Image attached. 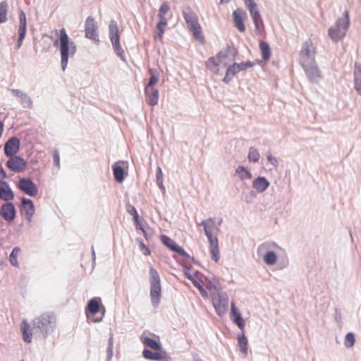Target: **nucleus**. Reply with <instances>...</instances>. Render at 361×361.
<instances>
[{
  "label": "nucleus",
  "instance_id": "obj_1",
  "mask_svg": "<svg viewBox=\"0 0 361 361\" xmlns=\"http://www.w3.org/2000/svg\"><path fill=\"white\" fill-rule=\"evenodd\" d=\"M55 32L58 35L59 38L54 43L59 47L61 68L64 71L68 65V57L74 56L77 47L75 42L69 39L64 27H62L59 32H58L57 30H55Z\"/></svg>",
  "mask_w": 361,
  "mask_h": 361
},
{
  "label": "nucleus",
  "instance_id": "obj_2",
  "mask_svg": "<svg viewBox=\"0 0 361 361\" xmlns=\"http://www.w3.org/2000/svg\"><path fill=\"white\" fill-rule=\"evenodd\" d=\"M349 25V14L348 11H345L343 16L338 18L336 23L329 28V37L334 42H339L345 36Z\"/></svg>",
  "mask_w": 361,
  "mask_h": 361
},
{
  "label": "nucleus",
  "instance_id": "obj_3",
  "mask_svg": "<svg viewBox=\"0 0 361 361\" xmlns=\"http://www.w3.org/2000/svg\"><path fill=\"white\" fill-rule=\"evenodd\" d=\"M34 329H37L46 338L54 330L56 326V318L53 313L45 312L35 317L32 321Z\"/></svg>",
  "mask_w": 361,
  "mask_h": 361
},
{
  "label": "nucleus",
  "instance_id": "obj_4",
  "mask_svg": "<svg viewBox=\"0 0 361 361\" xmlns=\"http://www.w3.org/2000/svg\"><path fill=\"white\" fill-rule=\"evenodd\" d=\"M182 12L185 23L190 30L192 32L194 37L200 41H203L204 36L195 12L188 6L183 8Z\"/></svg>",
  "mask_w": 361,
  "mask_h": 361
},
{
  "label": "nucleus",
  "instance_id": "obj_5",
  "mask_svg": "<svg viewBox=\"0 0 361 361\" xmlns=\"http://www.w3.org/2000/svg\"><path fill=\"white\" fill-rule=\"evenodd\" d=\"M150 297L154 307H157L161 296V279L157 271L151 267L149 269Z\"/></svg>",
  "mask_w": 361,
  "mask_h": 361
},
{
  "label": "nucleus",
  "instance_id": "obj_6",
  "mask_svg": "<svg viewBox=\"0 0 361 361\" xmlns=\"http://www.w3.org/2000/svg\"><path fill=\"white\" fill-rule=\"evenodd\" d=\"M235 52L231 51L230 47L220 51L215 57L210 58L207 63V66L211 70L219 66H226L228 63L234 59Z\"/></svg>",
  "mask_w": 361,
  "mask_h": 361
},
{
  "label": "nucleus",
  "instance_id": "obj_7",
  "mask_svg": "<svg viewBox=\"0 0 361 361\" xmlns=\"http://www.w3.org/2000/svg\"><path fill=\"white\" fill-rule=\"evenodd\" d=\"M109 38L112 47L117 56L123 61L125 60V54L123 48L120 44V37L118 34V27L116 20H111L109 23Z\"/></svg>",
  "mask_w": 361,
  "mask_h": 361
},
{
  "label": "nucleus",
  "instance_id": "obj_8",
  "mask_svg": "<svg viewBox=\"0 0 361 361\" xmlns=\"http://www.w3.org/2000/svg\"><path fill=\"white\" fill-rule=\"evenodd\" d=\"M279 246L274 242H264L258 247V251L264 252L263 260L269 266L273 265L277 260V255L274 251L279 249Z\"/></svg>",
  "mask_w": 361,
  "mask_h": 361
},
{
  "label": "nucleus",
  "instance_id": "obj_9",
  "mask_svg": "<svg viewBox=\"0 0 361 361\" xmlns=\"http://www.w3.org/2000/svg\"><path fill=\"white\" fill-rule=\"evenodd\" d=\"M212 304L219 316L224 315L228 311V296L224 292H218L212 296Z\"/></svg>",
  "mask_w": 361,
  "mask_h": 361
},
{
  "label": "nucleus",
  "instance_id": "obj_10",
  "mask_svg": "<svg viewBox=\"0 0 361 361\" xmlns=\"http://www.w3.org/2000/svg\"><path fill=\"white\" fill-rule=\"evenodd\" d=\"M314 49L315 48L310 39L303 43L300 53V63L301 65L315 62Z\"/></svg>",
  "mask_w": 361,
  "mask_h": 361
},
{
  "label": "nucleus",
  "instance_id": "obj_11",
  "mask_svg": "<svg viewBox=\"0 0 361 361\" xmlns=\"http://www.w3.org/2000/svg\"><path fill=\"white\" fill-rule=\"evenodd\" d=\"M309 81L317 84L322 78V74L315 62L301 65Z\"/></svg>",
  "mask_w": 361,
  "mask_h": 361
},
{
  "label": "nucleus",
  "instance_id": "obj_12",
  "mask_svg": "<svg viewBox=\"0 0 361 361\" xmlns=\"http://www.w3.org/2000/svg\"><path fill=\"white\" fill-rule=\"evenodd\" d=\"M244 2L249 10L255 30H259L260 25H263V20L256 2L255 0H244Z\"/></svg>",
  "mask_w": 361,
  "mask_h": 361
},
{
  "label": "nucleus",
  "instance_id": "obj_13",
  "mask_svg": "<svg viewBox=\"0 0 361 361\" xmlns=\"http://www.w3.org/2000/svg\"><path fill=\"white\" fill-rule=\"evenodd\" d=\"M6 178V173L2 167H0V198L5 201H10L14 199V194L8 183L3 180Z\"/></svg>",
  "mask_w": 361,
  "mask_h": 361
},
{
  "label": "nucleus",
  "instance_id": "obj_14",
  "mask_svg": "<svg viewBox=\"0 0 361 361\" xmlns=\"http://www.w3.org/2000/svg\"><path fill=\"white\" fill-rule=\"evenodd\" d=\"M18 188L25 194L35 197L37 195L38 189L35 183L29 178H21L19 180Z\"/></svg>",
  "mask_w": 361,
  "mask_h": 361
},
{
  "label": "nucleus",
  "instance_id": "obj_15",
  "mask_svg": "<svg viewBox=\"0 0 361 361\" xmlns=\"http://www.w3.org/2000/svg\"><path fill=\"white\" fill-rule=\"evenodd\" d=\"M97 30V27L94 18L87 17L85 21V37L94 41H99Z\"/></svg>",
  "mask_w": 361,
  "mask_h": 361
},
{
  "label": "nucleus",
  "instance_id": "obj_16",
  "mask_svg": "<svg viewBox=\"0 0 361 361\" xmlns=\"http://www.w3.org/2000/svg\"><path fill=\"white\" fill-rule=\"evenodd\" d=\"M27 31L26 15L23 10L19 11V27H18V39L17 42V48L19 49L22 46Z\"/></svg>",
  "mask_w": 361,
  "mask_h": 361
},
{
  "label": "nucleus",
  "instance_id": "obj_17",
  "mask_svg": "<svg viewBox=\"0 0 361 361\" xmlns=\"http://www.w3.org/2000/svg\"><path fill=\"white\" fill-rule=\"evenodd\" d=\"M233 17L236 28L240 32H245V26L244 22L247 18L246 12L243 8H237L233 12Z\"/></svg>",
  "mask_w": 361,
  "mask_h": 361
},
{
  "label": "nucleus",
  "instance_id": "obj_18",
  "mask_svg": "<svg viewBox=\"0 0 361 361\" xmlns=\"http://www.w3.org/2000/svg\"><path fill=\"white\" fill-rule=\"evenodd\" d=\"M7 167L14 172H20L26 166L25 161L18 156H11L6 162Z\"/></svg>",
  "mask_w": 361,
  "mask_h": 361
},
{
  "label": "nucleus",
  "instance_id": "obj_19",
  "mask_svg": "<svg viewBox=\"0 0 361 361\" xmlns=\"http://www.w3.org/2000/svg\"><path fill=\"white\" fill-rule=\"evenodd\" d=\"M20 149V140L17 137L10 138L4 145V154L11 157L18 153Z\"/></svg>",
  "mask_w": 361,
  "mask_h": 361
},
{
  "label": "nucleus",
  "instance_id": "obj_20",
  "mask_svg": "<svg viewBox=\"0 0 361 361\" xmlns=\"http://www.w3.org/2000/svg\"><path fill=\"white\" fill-rule=\"evenodd\" d=\"M161 240L162 243L168 247L171 250L178 253L184 257H190L189 255L169 237L163 235L161 236Z\"/></svg>",
  "mask_w": 361,
  "mask_h": 361
},
{
  "label": "nucleus",
  "instance_id": "obj_21",
  "mask_svg": "<svg viewBox=\"0 0 361 361\" xmlns=\"http://www.w3.org/2000/svg\"><path fill=\"white\" fill-rule=\"evenodd\" d=\"M10 91L15 97L20 99V103L23 108H32V100L27 93L18 89H11Z\"/></svg>",
  "mask_w": 361,
  "mask_h": 361
},
{
  "label": "nucleus",
  "instance_id": "obj_22",
  "mask_svg": "<svg viewBox=\"0 0 361 361\" xmlns=\"http://www.w3.org/2000/svg\"><path fill=\"white\" fill-rule=\"evenodd\" d=\"M0 214L6 221H11L16 217V209L12 202H7L1 207Z\"/></svg>",
  "mask_w": 361,
  "mask_h": 361
},
{
  "label": "nucleus",
  "instance_id": "obj_23",
  "mask_svg": "<svg viewBox=\"0 0 361 361\" xmlns=\"http://www.w3.org/2000/svg\"><path fill=\"white\" fill-rule=\"evenodd\" d=\"M145 100L151 106L157 104L159 101V91L154 87H145Z\"/></svg>",
  "mask_w": 361,
  "mask_h": 361
},
{
  "label": "nucleus",
  "instance_id": "obj_24",
  "mask_svg": "<svg viewBox=\"0 0 361 361\" xmlns=\"http://www.w3.org/2000/svg\"><path fill=\"white\" fill-rule=\"evenodd\" d=\"M231 319L238 326V328L243 331L245 326V322L243 319L240 311L235 307L234 302L231 303Z\"/></svg>",
  "mask_w": 361,
  "mask_h": 361
},
{
  "label": "nucleus",
  "instance_id": "obj_25",
  "mask_svg": "<svg viewBox=\"0 0 361 361\" xmlns=\"http://www.w3.org/2000/svg\"><path fill=\"white\" fill-rule=\"evenodd\" d=\"M143 357L147 360L154 361H169V357L165 352L153 353L148 349H145L142 351Z\"/></svg>",
  "mask_w": 361,
  "mask_h": 361
},
{
  "label": "nucleus",
  "instance_id": "obj_26",
  "mask_svg": "<svg viewBox=\"0 0 361 361\" xmlns=\"http://www.w3.org/2000/svg\"><path fill=\"white\" fill-rule=\"evenodd\" d=\"M269 181L264 176H258L252 180V186L257 192H264L269 186Z\"/></svg>",
  "mask_w": 361,
  "mask_h": 361
},
{
  "label": "nucleus",
  "instance_id": "obj_27",
  "mask_svg": "<svg viewBox=\"0 0 361 361\" xmlns=\"http://www.w3.org/2000/svg\"><path fill=\"white\" fill-rule=\"evenodd\" d=\"M214 225V219L209 218L206 220L202 221L200 226H202L204 227V231L206 236L207 237L208 241H211V240L218 239L216 236H214L212 235V227Z\"/></svg>",
  "mask_w": 361,
  "mask_h": 361
},
{
  "label": "nucleus",
  "instance_id": "obj_28",
  "mask_svg": "<svg viewBox=\"0 0 361 361\" xmlns=\"http://www.w3.org/2000/svg\"><path fill=\"white\" fill-rule=\"evenodd\" d=\"M22 204L27 221H31L35 213V206L33 202L30 199L23 197L22 199Z\"/></svg>",
  "mask_w": 361,
  "mask_h": 361
},
{
  "label": "nucleus",
  "instance_id": "obj_29",
  "mask_svg": "<svg viewBox=\"0 0 361 361\" xmlns=\"http://www.w3.org/2000/svg\"><path fill=\"white\" fill-rule=\"evenodd\" d=\"M354 89L361 97V66L357 63L354 68Z\"/></svg>",
  "mask_w": 361,
  "mask_h": 361
},
{
  "label": "nucleus",
  "instance_id": "obj_30",
  "mask_svg": "<svg viewBox=\"0 0 361 361\" xmlns=\"http://www.w3.org/2000/svg\"><path fill=\"white\" fill-rule=\"evenodd\" d=\"M209 243L211 257L215 262H218L220 259L218 239L211 240Z\"/></svg>",
  "mask_w": 361,
  "mask_h": 361
},
{
  "label": "nucleus",
  "instance_id": "obj_31",
  "mask_svg": "<svg viewBox=\"0 0 361 361\" xmlns=\"http://www.w3.org/2000/svg\"><path fill=\"white\" fill-rule=\"evenodd\" d=\"M237 338L240 350L243 354L244 357H246L248 353V346L247 339L245 337V334L243 332L238 334Z\"/></svg>",
  "mask_w": 361,
  "mask_h": 361
},
{
  "label": "nucleus",
  "instance_id": "obj_32",
  "mask_svg": "<svg viewBox=\"0 0 361 361\" xmlns=\"http://www.w3.org/2000/svg\"><path fill=\"white\" fill-rule=\"evenodd\" d=\"M235 175L241 180H250L252 178V173L243 166H238L235 169Z\"/></svg>",
  "mask_w": 361,
  "mask_h": 361
},
{
  "label": "nucleus",
  "instance_id": "obj_33",
  "mask_svg": "<svg viewBox=\"0 0 361 361\" xmlns=\"http://www.w3.org/2000/svg\"><path fill=\"white\" fill-rule=\"evenodd\" d=\"M21 330L23 333V339L27 343L32 341V332L31 328L27 322L24 320L22 324Z\"/></svg>",
  "mask_w": 361,
  "mask_h": 361
},
{
  "label": "nucleus",
  "instance_id": "obj_34",
  "mask_svg": "<svg viewBox=\"0 0 361 361\" xmlns=\"http://www.w3.org/2000/svg\"><path fill=\"white\" fill-rule=\"evenodd\" d=\"M259 49L264 61H268L271 57V49L269 44L264 41H260Z\"/></svg>",
  "mask_w": 361,
  "mask_h": 361
},
{
  "label": "nucleus",
  "instance_id": "obj_35",
  "mask_svg": "<svg viewBox=\"0 0 361 361\" xmlns=\"http://www.w3.org/2000/svg\"><path fill=\"white\" fill-rule=\"evenodd\" d=\"M100 300H101L99 298H94L89 301L87 309L92 314H94L99 312Z\"/></svg>",
  "mask_w": 361,
  "mask_h": 361
},
{
  "label": "nucleus",
  "instance_id": "obj_36",
  "mask_svg": "<svg viewBox=\"0 0 361 361\" xmlns=\"http://www.w3.org/2000/svg\"><path fill=\"white\" fill-rule=\"evenodd\" d=\"M20 248L18 247H13V249L12 250V251L9 255V258H8L9 262L13 267H18V266H19V263L18 261V256L20 254Z\"/></svg>",
  "mask_w": 361,
  "mask_h": 361
},
{
  "label": "nucleus",
  "instance_id": "obj_37",
  "mask_svg": "<svg viewBox=\"0 0 361 361\" xmlns=\"http://www.w3.org/2000/svg\"><path fill=\"white\" fill-rule=\"evenodd\" d=\"M143 343L154 350H160L161 347V344L158 341L149 337L144 338Z\"/></svg>",
  "mask_w": 361,
  "mask_h": 361
},
{
  "label": "nucleus",
  "instance_id": "obj_38",
  "mask_svg": "<svg viewBox=\"0 0 361 361\" xmlns=\"http://www.w3.org/2000/svg\"><path fill=\"white\" fill-rule=\"evenodd\" d=\"M149 73L150 74V78L149 80L148 84L146 87H153L155 84H157L159 81V74L156 69L150 68L149 70Z\"/></svg>",
  "mask_w": 361,
  "mask_h": 361
},
{
  "label": "nucleus",
  "instance_id": "obj_39",
  "mask_svg": "<svg viewBox=\"0 0 361 361\" xmlns=\"http://www.w3.org/2000/svg\"><path fill=\"white\" fill-rule=\"evenodd\" d=\"M113 171L115 180L118 183L123 182L124 180L123 169L120 166H116L113 167Z\"/></svg>",
  "mask_w": 361,
  "mask_h": 361
},
{
  "label": "nucleus",
  "instance_id": "obj_40",
  "mask_svg": "<svg viewBox=\"0 0 361 361\" xmlns=\"http://www.w3.org/2000/svg\"><path fill=\"white\" fill-rule=\"evenodd\" d=\"M259 157H260V155H259L258 150L253 147H250L248 156H247L248 160L250 161L255 163L259 161Z\"/></svg>",
  "mask_w": 361,
  "mask_h": 361
},
{
  "label": "nucleus",
  "instance_id": "obj_41",
  "mask_svg": "<svg viewBox=\"0 0 361 361\" xmlns=\"http://www.w3.org/2000/svg\"><path fill=\"white\" fill-rule=\"evenodd\" d=\"M169 6L168 5L167 3H163L159 9V14H158V16L160 19L161 21H167L166 19V13L169 11Z\"/></svg>",
  "mask_w": 361,
  "mask_h": 361
},
{
  "label": "nucleus",
  "instance_id": "obj_42",
  "mask_svg": "<svg viewBox=\"0 0 361 361\" xmlns=\"http://www.w3.org/2000/svg\"><path fill=\"white\" fill-rule=\"evenodd\" d=\"M156 178H157V185H158L159 188L163 192H164L165 188H164V183H163L164 176H163V173H162L161 169L159 166H158L157 169Z\"/></svg>",
  "mask_w": 361,
  "mask_h": 361
},
{
  "label": "nucleus",
  "instance_id": "obj_43",
  "mask_svg": "<svg viewBox=\"0 0 361 361\" xmlns=\"http://www.w3.org/2000/svg\"><path fill=\"white\" fill-rule=\"evenodd\" d=\"M167 25V21H161L157 23V28L158 30V33L154 36L155 39H159L161 40L163 37V35L164 33V27Z\"/></svg>",
  "mask_w": 361,
  "mask_h": 361
},
{
  "label": "nucleus",
  "instance_id": "obj_44",
  "mask_svg": "<svg viewBox=\"0 0 361 361\" xmlns=\"http://www.w3.org/2000/svg\"><path fill=\"white\" fill-rule=\"evenodd\" d=\"M355 339L354 334L349 332L345 335L344 345L347 348H350L355 345Z\"/></svg>",
  "mask_w": 361,
  "mask_h": 361
},
{
  "label": "nucleus",
  "instance_id": "obj_45",
  "mask_svg": "<svg viewBox=\"0 0 361 361\" xmlns=\"http://www.w3.org/2000/svg\"><path fill=\"white\" fill-rule=\"evenodd\" d=\"M113 348H114V338L113 335L111 334L108 340V347L106 349V361H110L113 356Z\"/></svg>",
  "mask_w": 361,
  "mask_h": 361
},
{
  "label": "nucleus",
  "instance_id": "obj_46",
  "mask_svg": "<svg viewBox=\"0 0 361 361\" xmlns=\"http://www.w3.org/2000/svg\"><path fill=\"white\" fill-rule=\"evenodd\" d=\"M8 4L6 2H1L0 4V23L6 21V11Z\"/></svg>",
  "mask_w": 361,
  "mask_h": 361
},
{
  "label": "nucleus",
  "instance_id": "obj_47",
  "mask_svg": "<svg viewBox=\"0 0 361 361\" xmlns=\"http://www.w3.org/2000/svg\"><path fill=\"white\" fill-rule=\"evenodd\" d=\"M239 72V68L237 66V63H234L233 65L229 66L226 71V73H228L232 78Z\"/></svg>",
  "mask_w": 361,
  "mask_h": 361
},
{
  "label": "nucleus",
  "instance_id": "obj_48",
  "mask_svg": "<svg viewBox=\"0 0 361 361\" xmlns=\"http://www.w3.org/2000/svg\"><path fill=\"white\" fill-rule=\"evenodd\" d=\"M266 157L269 163L274 168H276L279 165L277 159L274 157L270 152L266 153Z\"/></svg>",
  "mask_w": 361,
  "mask_h": 361
},
{
  "label": "nucleus",
  "instance_id": "obj_49",
  "mask_svg": "<svg viewBox=\"0 0 361 361\" xmlns=\"http://www.w3.org/2000/svg\"><path fill=\"white\" fill-rule=\"evenodd\" d=\"M255 63L252 61H246L240 63H237L238 67L239 68V71H245L249 68L254 66Z\"/></svg>",
  "mask_w": 361,
  "mask_h": 361
},
{
  "label": "nucleus",
  "instance_id": "obj_50",
  "mask_svg": "<svg viewBox=\"0 0 361 361\" xmlns=\"http://www.w3.org/2000/svg\"><path fill=\"white\" fill-rule=\"evenodd\" d=\"M256 198V193L254 191H250L247 195L245 196V201L247 203H252Z\"/></svg>",
  "mask_w": 361,
  "mask_h": 361
},
{
  "label": "nucleus",
  "instance_id": "obj_51",
  "mask_svg": "<svg viewBox=\"0 0 361 361\" xmlns=\"http://www.w3.org/2000/svg\"><path fill=\"white\" fill-rule=\"evenodd\" d=\"M128 212L129 214L133 216L134 220L136 221V223H138V214L136 209L133 206H129Z\"/></svg>",
  "mask_w": 361,
  "mask_h": 361
},
{
  "label": "nucleus",
  "instance_id": "obj_52",
  "mask_svg": "<svg viewBox=\"0 0 361 361\" xmlns=\"http://www.w3.org/2000/svg\"><path fill=\"white\" fill-rule=\"evenodd\" d=\"M139 245H140V250L143 252V255H149L150 254V251H149V248L145 245L143 242L140 241Z\"/></svg>",
  "mask_w": 361,
  "mask_h": 361
},
{
  "label": "nucleus",
  "instance_id": "obj_53",
  "mask_svg": "<svg viewBox=\"0 0 361 361\" xmlns=\"http://www.w3.org/2000/svg\"><path fill=\"white\" fill-rule=\"evenodd\" d=\"M192 283L196 288L199 289L202 295H207L206 291L203 289L200 282H198L197 280H195L192 281Z\"/></svg>",
  "mask_w": 361,
  "mask_h": 361
},
{
  "label": "nucleus",
  "instance_id": "obj_54",
  "mask_svg": "<svg viewBox=\"0 0 361 361\" xmlns=\"http://www.w3.org/2000/svg\"><path fill=\"white\" fill-rule=\"evenodd\" d=\"M53 159H54V162L56 166H57L58 167H59L60 166V158H59V154L57 152H55L54 154V156H53Z\"/></svg>",
  "mask_w": 361,
  "mask_h": 361
},
{
  "label": "nucleus",
  "instance_id": "obj_55",
  "mask_svg": "<svg viewBox=\"0 0 361 361\" xmlns=\"http://www.w3.org/2000/svg\"><path fill=\"white\" fill-rule=\"evenodd\" d=\"M335 319L338 323L341 322V314L338 309L335 310Z\"/></svg>",
  "mask_w": 361,
  "mask_h": 361
},
{
  "label": "nucleus",
  "instance_id": "obj_56",
  "mask_svg": "<svg viewBox=\"0 0 361 361\" xmlns=\"http://www.w3.org/2000/svg\"><path fill=\"white\" fill-rule=\"evenodd\" d=\"M232 77L228 75V73H226V75L224 77V78L223 79V81L225 82V83H228L231 80H232Z\"/></svg>",
  "mask_w": 361,
  "mask_h": 361
},
{
  "label": "nucleus",
  "instance_id": "obj_57",
  "mask_svg": "<svg viewBox=\"0 0 361 361\" xmlns=\"http://www.w3.org/2000/svg\"><path fill=\"white\" fill-rule=\"evenodd\" d=\"M185 274H186L187 278H188L189 280H190L192 282L193 281H195V279L193 278V276H192L190 274L185 273Z\"/></svg>",
  "mask_w": 361,
  "mask_h": 361
},
{
  "label": "nucleus",
  "instance_id": "obj_58",
  "mask_svg": "<svg viewBox=\"0 0 361 361\" xmlns=\"http://www.w3.org/2000/svg\"><path fill=\"white\" fill-rule=\"evenodd\" d=\"M92 260L94 262L96 256H95V252H94L93 246L92 247Z\"/></svg>",
  "mask_w": 361,
  "mask_h": 361
},
{
  "label": "nucleus",
  "instance_id": "obj_59",
  "mask_svg": "<svg viewBox=\"0 0 361 361\" xmlns=\"http://www.w3.org/2000/svg\"><path fill=\"white\" fill-rule=\"evenodd\" d=\"M231 0H220V4H224V3H228Z\"/></svg>",
  "mask_w": 361,
  "mask_h": 361
},
{
  "label": "nucleus",
  "instance_id": "obj_60",
  "mask_svg": "<svg viewBox=\"0 0 361 361\" xmlns=\"http://www.w3.org/2000/svg\"><path fill=\"white\" fill-rule=\"evenodd\" d=\"M102 317H100V318H98V319H95L94 320V322H99L100 321H102Z\"/></svg>",
  "mask_w": 361,
  "mask_h": 361
},
{
  "label": "nucleus",
  "instance_id": "obj_61",
  "mask_svg": "<svg viewBox=\"0 0 361 361\" xmlns=\"http://www.w3.org/2000/svg\"><path fill=\"white\" fill-rule=\"evenodd\" d=\"M222 219H220L219 221L218 222V226H221V224H222Z\"/></svg>",
  "mask_w": 361,
  "mask_h": 361
},
{
  "label": "nucleus",
  "instance_id": "obj_62",
  "mask_svg": "<svg viewBox=\"0 0 361 361\" xmlns=\"http://www.w3.org/2000/svg\"><path fill=\"white\" fill-rule=\"evenodd\" d=\"M141 229H142V232H143L144 233H145V230H144L143 228H141Z\"/></svg>",
  "mask_w": 361,
  "mask_h": 361
},
{
  "label": "nucleus",
  "instance_id": "obj_63",
  "mask_svg": "<svg viewBox=\"0 0 361 361\" xmlns=\"http://www.w3.org/2000/svg\"><path fill=\"white\" fill-rule=\"evenodd\" d=\"M22 361H23V360H22Z\"/></svg>",
  "mask_w": 361,
  "mask_h": 361
}]
</instances>
